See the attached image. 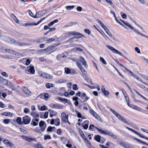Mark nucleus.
I'll return each instance as SVG.
<instances>
[{"instance_id": "f257e3e1", "label": "nucleus", "mask_w": 148, "mask_h": 148, "mask_svg": "<svg viewBox=\"0 0 148 148\" xmlns=\"http://www.w3.org/2000/svg\"><path fill=\"white\" fill-rule=\"evenodd\" d=\"M110 111L116 117L119 119L123 121L125 123H127L128 122L120 114L118 113L111 108L110 109Z\"/></svg>"}, {"instance_id": "f03ea898", "label": "nucleus", "mask_w": 148, "mask_h": 148, "mask_svg": "<svg viewBox=\"0 0 148 148\" xmlns=\"http://www.w3.org/2000/svg\"><path fill=\"white\" fill-rule=\"evenodd\" d=\"M106 46L107 48L110 50L113 53L117 54L119 55L120 56L124 57L126 59L128 60L127 58L126 57L124 56L121 52H120L116 49H115L112 47L108 45H106Z\"/></svg>"}, {"instance_id": "7ed1b4c3", "label": "nucleus", "mask_w": 148, "mask_h": 148, "mask_svg": "<svg viewBox=\"0 0 148 148\" xmlns=\"http://www.w3.org/2000/svg\"><path fill=\"white\" fill-rule=\"evenodd\" d=\"M125 24L128 27L130 28V29L133 30L135 33L137 34H139L141 36L146 37L148 38V36H146L145 35L143 34L140 32H139L138 30L136 29H134V27L131 25L128 22H125Z\"/></svg>"}, {"instance_id": "20e7f679", "label": "nucleus", "mask_w": 148, "mask_h": 148, "mask_svg": "<svg viewBox=\"0 0 148 148\" xmlns=\"http://www.w3.org/2000/svg\"><path fill=\"white\" fill-rule=\"evenodd\" d=\"M69 116L66 115L65 112H62L61 114V119L62 121L64 123H68L69 125L71 123L68 121Z\"/></svg>"}, {"instance_id": "39448f33", "label": "nucleus", "mask_w": 148, "mask_h": 148, "mask_svg": "<svg viewBox=\"0 0 148 148\" xmlns=\"http://www.w3.org/2000/svg\"><path fill=\"white\" fill-rule=\"evenodd\" d=\"M38 74L40 77H44L47 79H51L52 76L49 74L44 72H42L40 71L38 72Z\"/></svg>"}, {"instance_id": "423d86ee", "label": "nucleus", "mask_w": 148, "mask_h": 148, "mask_svg": "<svg viewBox=\"0 0 148 148\" xmlns=\"http://www.w3.org/2000/svg\"><path fill=\"white\" fill-rule=\"evenodd\" d=\"M107 33V34H108V35L110 37H111L112 38V40H110L112 42L115 43L116 42H119V40L117 39H116L114 37L112 36V34L110 33V32L109 31V30L107 29V30H106L105 31Z\"/></svg>"}, {"instance_id": "0eeeda50", "label": "nucleus", "mask_w": 148, "mask_h": 148, "mask_svg": "<svg viewBox=\"0 0 148 148\" xmlns=\"http://www.w3.org/2000/svg\"><path fill=\"white\" fill-rule=\"evenodd\" d=\"M26 72L27 73H30L31 74H34L35 73L34 66L32 64L30 65L29 66L27 67Z\"/></svg>"}, {"instance_id": "6e6552de", "label": "nucleus", "mask_w": 148, "mask_h": 148, "mask_svg": "<svg viewBox=\"0 0 148 148\" xmlns=\"http://www.w3.org/2000/svg\"><path fill=\"white\" fill-rule=\"evenodd\" d=\"M126 128L128 129L129 130L132 132H134V133L137 134V135L139 136L141 138H143L148 140V138L147 137L143 136V135L137 132L136 131H135V130L130 128H129L128 127H127Z\"/></svg>"}, {"instance_id": "1a4fd4ad", "label": "nucleus", "mask_w": 148, "mask_h": 148, "mask_svg": "<svg viewBox=\"0 0 148 148\" xmlns=\"http://www.w3.org/2000/svg\"><path fill=\"white\" fill-rule=\"evenodd\" d=\"M89 112L96 119L98 120H100V116L92 109H90L89 110Z\"/></svg>"}, {"instance_id": "9d476101", "label": "nucleus", "mask_w": 148, "mask_h": 148, "mask_svg": "<svg viewBox=\"0 0 148 148\" xmlns=\"http://www.w3.org/2000/svg\"><path fill=\"white\" fill-rule=\"evenodd\" d=\"M49 106L51 108H57V109H62L63 107V106L57 104L51 103Z\"/></svg>"}, {"instance_id": "9b49d317", "label": "nucleus", "mask_w": 148, "mask_h": 148, "mask_svg": "<svg viewBox=\"0 0 148 148\" xmlns=\"http://www.w3.org/2000/svg\"><path fill=\"white\" fill-rule=\"evenodd\" d=\"M76 64L78 67L80 69V70L82 72L83 74L86 75V74L87 72L85 69L82 66L81 63L79 62H77Z\"/></svg>"}, {"instance_id": "f8f14e48", "label": "nucleus", "mask_w": 148, "mask_h": 148, "mask_svg": "<svg viewBox=\"0 0 148 148\" xmlns=\"http://www.w3.org/2000/svg\"><path fill=\"white\" fill-rule=\"evenodd\" d=\"M129 106L134 110H136L141 112H143V110L138 106L130 104Z\"/></svg>"}, {"instance_id": "ddd939ff", "label": "nucleus", "mask_w": 148, "mask_h": 148, "mask_svg": "<svg viewBox=\"0 0 148 148\" xmlns=\"http://www.w3.org/2000/svg\"><path fill=\"white\" fill-rule=\"evenodd\" d=\"M46 18V17H44L42 18H41L40 21H38L37 23H31L29 24L27 23L25 25V26H27V25H36L39 24L42 21L45 20Z\"/></svg>"}, {"instance_id": "4468645a", "label": "nucleus", "mask_w": 148, "mask_h": 148, "mask_svg": "<svg viewBox=\"0 0 148 148\" xmlns=\"http://www.w3.org/2000/svg\"><path fill=\"white\" fill-rule=\"evenodd\" d=\"M3 142L6 145L10 147H13L14 145V144L12 143L6 139L4 140Z\"/></svg>"}, {"instance_id": "2eb2a0df", "label": "nucleus", "mask_w": 148, "mask_h": 148, "mask_svg": "<svg viewBox=\"0 0 148 148\" xmlns=\"http://www.w3.org/2000/svg\"><path fill=\"white\" fill-rule=\"evenodd\" d=\"M80 98L83 100H84L83 102L87 101L89 99L86 95L85 93H83L80 96Z\"/></svg>"}, {"instance_id": "dca6fc26", "label": "nucleus", "mask_w": 148, "mask_h": 148, "mask_svg": "<svg viewBox=\"0 0 148 148\" xmlns=\"http://www.w3.org/2000/svg\"><path fill=\"white\" fill-rule=\"evenodd\" d=\"M30 121V119L28 116H26L24 117L23 118V121L24 123L25 124H27L29 123Z\"/></svg>"}, {"instance_id": "f3484780", "label": "nucleus", "mask_w": 148, "mask_h": 148, "mask_svg": "<svg viewBox=\"0 0 148 148\" xmlns=\"http://www.w3.org/2000/svg\"><path fill=\"white\" fill-rule=\"evenodd\" d=\"M79 132L80 136L82 137V138L85 140V141L87 143H89V141L88 140V139L85 136L83 132L80 130L79 131Z\"/></svg>"}, {"instance_id": "a211bd4d", "label": "nucleus", "mask_w": 148, "mask_h": 148, "mask_svg": "<svg viewBox=\"0 0 148 148\" xmlns=\"http://www.w3.org/2000/svg\"><path fill=\"white\" fill-rule=\"evenodd\" d=\"M97 23L100 24L101 27L105 31L106 30H107L108 28L106 27L102 23L100 20L97 19Z\"/></svg>"}, {"instance_id": "6ab92c4d", "label": "nucleus", "mask_w": 148, "mask_h": 148, "mask_svg": "<svg viewBox=\"0 0 148 148\" xmlns=\"http://www.w3.org/2000/svg\"><path fill=\"white\" fill-rule=\"evenodd\" d=\"M94 127L101 134L106 135V134H107L106 132L107 130H103L99 128L96 127Z\"/></svg>"}, {"instance_id": "aec40b11", "label": "nucleus", "mask_w": 148, "mask_h": 148, "mask_svg": "<svg viewBox=\"0 0 148 148\" xmlns=\"http://www.w3.org/2000/svg\"><path fill=\"white\" fill-rule=\"evenodd\" d=\"M79 60L82 63V64L85 67H86L87 66L86 62L83 57L80 56L79 57Z\"/></svg>"}, {"instance_id": "412c9836", "label": "nucleus", "mask_w": 148, "mask_h": 148, "mask_svg": "<svg viewBox=\"0 0 148 148\" xmlns=\"http://www.w3.org/2000/svg\"><path fill=\"white\" fill-rule=\"evenodd\" d=\"M34 148H44V147L40 143H38L33 145Z\"/></svg>"}, {"instance_id": "4be33fe9", "label": "nucleus", "mask_w": 148, "mask_h": 148, "mask_svg": "<svg viewBox=\"0 0 148 148\" xmlns=\"http://www.w3.org/2000/svg\"><path fill=\"white\" fill-rule=\"evenodd\" d=\"M24 138L26 140L29 142H31L32 141L35 140L36 139L35 138H30L26 136H25Z\"/></svg>"}, {"instance_id": "5701e85b", "label": "nucleus", "mask_w": 148, "mask_h": 148, "mask_svg": "<svg viewBox=\"0 0 148 148\" xmlns=\"http://www.w3.org/2000/svg\"><path fill=\"white\" fill-rule=\"evenodd\" d=\"M23 90L25 94L28 95H30L31 92L28 89V88L25 87H24L23 88Z\"/></svg>"}, {"instance_id": "b1692460", "label": "nucleus", "mask_w": 148, "mask_h": 148, "mask_svg": "<svg viewBox=\"0 0 148 148\" xmlns=\"http://www.w3.org/2000/svg\"><path fill=\"white\" fill-rule=\"evenodd\" d=\"M74 31L73 32H67L65 34V36L66 37H69L71 36L72 35H74L75 33Z\"/></svg>"}, {"instance_id": "393cba45", "label": "nucleus", "mask_w": 148, "mask_h": 148, "mask_svg": "<svg viewBox=\"0 0 148 148\" xmlns=\"http://www.w3.org/2000/svg\"><path fill=\"white\" fill-rule=\"evenodd\" d=\"M49 47H47V48H46V49H41V50H39L38 51L39 52H41V51L42 52L41 53H43V51H46V50H47L46 51V53L47 54H49L50 53H50V51L49 49Z\"/></svg>"}, {"instance_id": "a878e982", "label": "nucleus", "mask_w": 148, "mask_h": 148, "mask_svg": "<svg viewBox=\"0 0 148 148\" xmlns=\"http://www.w3.org/2000/svg\"><path fill=\"white\" fill-rule=\"evenodd\" d=\"M106 133L107 134H106V135H108L114 139H116L117 138L116 136V135H114L111 132L108 131L107 130L106 132Z\"/></svg>"}, {"instance_id": "bb28decb", "label": "nucleus", "mask_w": 148, "mask_h": 148, "mask_svg": "<svg viewBox=\"0 0 148 148\" xmlns=\"http://www.w3.org/2000/svg\"><path fill=\"white\" fill-rule=\"evenodd\" d=\"M6 51L7 52H8L9 53H10L12 54H15V55H19V53H16L14 51H13V50H12L11 49H7L6 50Z\"/></svg>"}, {"instance_id": "cd10ccee", "label": "nucleus", "mask_w": 148, "mask_h": 148, "mask_svg": "<svg viewBox=\"0 0 148 148\" xmlns=\"http://www.w3.org/2000/svg\"><path fill=\"white\" fill-rule=\"evenodd\" d=\"M43 13L42 11L38 12L35 16V18H38L40 16H42L44 14Z\"/></svg>"}, {"instance_id": "c85d7f7f", "label": "nucleus", "mask_w": 148, "mask_h": 148, "mask_svg": "<svg viewBox=\"0 0 148 148\" xmlns=\"http://www.w3.org/2000/svg\"><path fill=\"white\" fill-rule=\"evenodd\" d=\"M31 115L35 118H37L39 117V114L34 112H32L31 113Z\"/></svg>"}, {"instance_id": "c756f323", "label": "nucleus", "mask_w": 148, "mask_h": 148, "mask_svg": "<svg viewBox=\"0 0 148 148\" xmlns=\"http://www.w3.org/2000/svg\"><path fill=\"white\" fill-rule=\"evenodd\" d=\"M39 120L37 119H36L35 120H33L32 123L34 126H36L38 125Z\"/></svg>"}, {"instance_id": "7c9ffc66", "label": "nucleus", "mask_w": 148, "mask_h": 148, "mask_svg": "<svg viewBox=\"0 0 148 148\" xmlns=\"http://www.w3.org/2000/svg\"><path fill=\"white\" fill-rule=\"evenodd\" d=\"M132 76L134 77V78H136L137 79L140 81V82H141L142 83H145L138 76H137L135 74H134Z\"/></svg>"}, {"instance_id": "2f4dec72", "label": "nucleus", "mask_w": 148, "mask_h": 148, "mask_svg": "<svg viewBox=\"0 0 148 148\" xmlns=\"http://www.w3.org/2000/svg\"><path fill=\"white\" fill-rule=\"evenodd\" d=\"M71 141L70 140H69L67 141V143L66 145V146L69 148H71V147H72V145L71 144Z\"/></svg>"}, {"instance_id": "473e14b6", "label": "nucleus", "mask_w": 148, "mask_h": 148, "mask_svg": "<svg viewBox=\"0 0 148 148\" xmlns=\"http://www.w3.org/2000/svg\"><path fill=\"white\" fill-rule=\"evenodd\" d=\"M46 86L47 88H50L51 87H53V85L52 84L47 83L46 84Z\"/></svg>"}, {"instance_id": "72a5a7b5", "label": "nucleus", "mask_w": 148, "mask_h": 148, "mask_svg": "<svg viewBox=\"0 0 148 148\" xmlns=\"http://www.w3.org/2000/svg\"><path fill=\"white\" fill-rule=\"evenodd\" d=\"M75 6L74 5H69L67 6L66 7V9L68 10H70L73 9Z\"/></svg>"}, {"instance_id": "f704fd0d", "label": "nucleus", "mask_w": 148, "mask_h": 148, "mask_svg": "<svg viewBox=\"0 0 148 148\" xmlns=\"http://www.w3.org/2000/svg\"><path fill=\"white\" fill-rule=\"evenodd\" d=\"M84 122L86 123V124L83 126V128L85 129H87L88 127V124L89 123V121H86Z\"/></svg>"}, {"instance_id": "c9c22d12", "label": "nucleus", "mask_w": 148, "mask_h": 148, "mask_svg": "<svg viewBox=\"0 0 148 148\" xmlns=\"http://www.w3.org/2000/svg\"><path fill=\"white\" fill-rule=\"evenodd\" d=\"M65 72L67 74H69L71 72V70L69 68L66 67L64 68Z\"/></svg>"}, {"instance_id": "e433bc0d", "label": "nucleus", "mask_w": 148, "mask_h": 148, "mask_svg": "<svg viewBox=\"0 0 148 148\" xmlns=\"http://www.w3.org/2000/svg\"><path fill=\"white\" fill-rule=\"evenodd\" d=\"M1 115L6 116H9L10 115H12V113L10 112H5L2 113Z\"/></svg>"}, {"instance_id": "4c0bfd02", "label": "nucleus", "mask_w": 148, "mask_h": 148, "mask_svg": "<svg viewBox=\"0 0 148 148\" xmlns=\"http://www.w3.org/2000/svg\"><path fill=\"white\" fill-rule=\"evenodd\" d=\"M124 97L128 105L129 106L130 104H129V99L127 95H124Z\"/></svg>"}, {"instance_id": "58836bf2", "label": "nucleus", "mask_w": 148, "mask_h": 148, "mask_svg": "<svg viewBox=\"0 0 148 148\" xmlns=\"http://www.w3.org/2000/svg\"><path fill=\"white\" fill-rule=\"evenodd\" d=\"M101 136L99 135H96L95 136V139L97 142H99L100 140Z\"/></svg>"}, {"instance_id": "ea45409f", "label": "nucleus", "mask_w": 148, "mask_h": 148, "mask_svg": "<svg viewBox=\"0 0 148 148\" xmlns=\"http://www.w3.org/2000/svg\"><path fill=\"white\" fill-rule=\"evenodd\" d=\"M12 17L13 19L16 21V23H18L19 20L14 15V14H12Z\"/></svg>"}, {"instance_id": "a19ab883", "label": "nucleus", "mask_w": 148, "mask_h": 148, "mask_svg": "<svg viewBox=\"0 0 148 148\" xmlns=\"http://www.w3.org/2000/svg\"><path fill=\"white\" fill-rule=\"evenodd\" d=\"M60 119L59 118H58L55 119V122H57V123L55 124V125L57 126H59L60 125Z\"/></svg>"}, {"instance_id": "79ce46f5", "label": "nucleus", "mask_w": 148, "mask_h": 148, "mask_svg": "<svg viewBox=\"0 0 148 148\" xmlns=\"http://www.w3.org/2000/svg\"><path fill=\"white\" fill-rule=\"evenodd\" d=\"M62 54H59L56 56V59L58 61L62 59Z\"/></svg>"}, {"instance_id": "37998d69", "label": "nucleus", "mask_w": 148, "mask_h": 148, "mask_svg": "<svg viewBox=\"0 0 148 148\" xmlns=\"http://www.w3.org/2000/svg\"><path fill=\"white\" fill-rule=\"evenodd\" d=\"M100 60L103 64H106L107 63L105 60L101 57H100Z\"/></svg>"}, {"instance_id": "c03bdc74", "label": "nucleus", "mask_w": 148, "mask_h": 148, "mask_svg": "<svg viewBox=\"0 0 148 148\" xmlns=\"http://www.w3.org/2000/svg\"><path fill=\"white\" fill-rule=\"evenodd\" d=\"M74 36L76 35L77 36H79L78 37V38H80L81 37V36H82V34H81L78 33V32H74Z\"/></svg>"}, {"instance_id": "a18cd8bd", "label": "nucleus", "mask_w": 148, "mask_h": 148, "mask_svg": "<svg viewBox=\"0 0 148 148\" xmlns=\"http://www.w3.org/2000/svg\"><path fill=\"white\" fill-rule=\"evenodd\" d=\"M10 119H5L3 121V123L5 124H8L10 122Z\"/></svg>"}, {"instance_id": "49530a36", "label": "nucleus", "mask_w": 148, "mask_h": 148, "mask_svg": "<svg viewBox=\"0 0 148 148\" xmlns=\"http://www.w3.org/2000/svg\"><path fill=\"white\" fill-rule=\"evenodd\" d=\"M63 102H64L65 103H68L70 105H71V103L70 101L67 99L64 98Z\"/></svg>"}, {"instance_id": "de8ad7c7", "label": "nucleus", "mask_w": 148, "mask_h": 148, "mask_svg": "<svg viewBox=\"0 0 148 148\" xmlns=\"http://www.w3.org/2000/svg\"><path fill=\"white\" fill-rule=\"evenodd\" d=\"M56 28L55 27L49 28V30L47 32V33H49L50 32L52 31H54L56 30Z\"/></svg>"}, {"instance_id": "09e8293b", "label": "nucleus", "mask_w": 148, "mask_h": 148, "mask_svg": "<svg viewBox=\"0 0 148 148\" xmlns=\"http://www.w3.org/2000/svg\"><path fill=\"white\" fill-rule=\"evenodd\" d=\"M45 137V140H46L47 139H51V136L49 135H45L44 136Z\"/></svg>"}, {"instance_id": "8fccbe9b", "label": "nucleus", "mask_w": 148, "mask_h": 148, "mask_svg": "<svg viewBox=\"0 0 148 148\" xmlns=\"http://www.w3.org/2000/svg\"><path fill=\"white\" fill-rule=\"evenodd\" d=\"M45 40L43 39H38L36 41V42L37 43H40L41 42H43L45 41Z\"/></svg>"}, {"instance_id": "3c124183", "label": "nucleus", "mask_w": 148, "mask_h": 148, "mask_svg": "<svg viewBox=\"0 0 148 148\" xmlns=\"http://www.w3.org/2000/svg\"><path fill=\"white\" fill-rule=\"evenodd\" d=\"M45 123L42 121H41L39 123V125L40 127H42L44 126Z\"/></svg>"}, {"instance_id": "603ef678", "label": "nucleus", "mask_w": 148, "mask_h": 148, "mask_svg": "<svg viewBox=\"0 0 148 148\" xmlns=\"http://www.w3.org/2000/svg\"><path fill=\"white\" fill-rule=\"evenodd\" d=\"M65 82V80L64 79H59L58 82H57V83H62L63 82Z\"/></svg>"}, {"instance_id": "864d4df0", "label": "nucleus", "mask_w": 148, "mask_h": 148, "mask_svg": "<svg viewBox=\"0 0 148 148\" xmlns=\"http://www.w3.org/2000/svg\"><path fill=\"white\" fill-rule=\"evenodd\" d=\"M56 99H58V100H60L62 102H63V101L64 100V98H62L60 97H56Z\"/></svg>"}, {"instance_id": "5fc2aeb1", "label": "nucleus", "mask_w": 148, "mask_h": 148, "mask_svg": "<svg viewBox=\"0 0 148 148\" xmlns=\"http://www.w3.org/2000/svg\"><path fill=\"white\" fill-rule=\"evenodd\" d=\"M58 50V48H52L51 49H49L50 51V53H51L53 52H54Z\"/></svg>"}, {"instance_id": "6e6d98bb", "label": "nucleus", "mask_w": 148, "mask_h": 148, "mask_svg": "<svg viewBox=\"0 0 148 148\" xmlns=\"http://www.w3.org/2000/svg\"><path fill=\"white\" fill-rule=\"evenodd\" d=\"M1 75L5 77H8V74H7L5 72H3L1 73Z\"/></svg>"}, {"instance_id": "4d7b16f0", "label": "nucleus", "mask_w": 148, "mask_h": 148, "mask_svg": "<svg viewBox=\"0 0 148 148\" xmlns=\"http://www.w3.org/2000/svg\"><path fill=\"white\" fill-rule=\"evenodd\" d=\"M32 61V60H30L29 59H27V60L26 61V64L27 65H29L30 63Z\"/></svg>"}, {"instance_id": "13d9d810", "label": "nucleus", "mask_w": 148, "mask_h": 148, "mask_svg": "<svg viewBox=\"0 0 148 148\" xmlns=\"http://www.w3.org/2000/svg\"><path fill=\"white\" fill-rule=\"evenodd\" d=\"M62 132V130L61 129H58L57 131V133L58 135H60L61 134Z\"/></svg>"}, {"instance_id": "bf43d9fd", "label": "nucleus", "mask_w": 148, "mask_h": 148, "mask_svg": "<svg viewBox=\"0 0 148 148\" xmlns=\"http://www.w3.org/2000/svg\"><path fill=\"white\" fill-rule=\"evenodd\" d=\"M73 89L74 90H77L78 89L77 85L74 84L73 85Z\"/></svg>"}, {"instance_id": "052dcab7", "label": "nucleus", "mask_w": 148, "mask_h": 148, "mask_svg": "<svg viewBox=\"0 0 148 148\" xmlns=\"http://www.w3.org/2000/svg\"><path fill=\"white\" fill-rule=\"evenodd\" d=\"M21 117H18L16 119V121L19 123L20 124L21 123Z\"/></svg>"}, {"instance_id": "680f3d73", "label": "nucleus", "mask_w": 148, "mask_h": 148, "mask_svg": "<svg viewBox=\"0 0 148 148\" xmlns=\"http://www.w3.org/2000/svg\"><path fill=\"white\" fill-rule=\"evenodd\" d=\"M135 51L138 53H140V51L139 49L137 47H136L135 48Z\"/></svg>"}, {"instance_id": "e2e57ef3", "label": "nucleus", "mask_w": 148, "mask_h": 148, "mask_svg": "<svg viewBox=\"0 0 148 148\" xmlns=\"http://www.w3.org/2000/svg\"><path fill=\"white\" fill-rule=\"evenodd\" d=\"M115 61H116V62L119 64L122 67H123L124 68H125V67L123 64H121L120 63L118 60H115Z\"/></svg>"}, {"instance_id": "0e129e2a", "label": "nucleus", "mask_w": 148, "mask_h": 148, "mask_svg": "<svg viewBox=\"0 0 148 148\" xmlns=\"http://www.w3.org/2000/svg\"><path fill=\"white\" fill-rule=\"evenodd\" d=\"M53 128L54 127H52L51 126H49L48 127L47 131L48 132H51Z\"/></svg>"}, {"instance_id": "69168bd1", "label": "nucleus", "mask_w": 148, "mask_h": 148, "mask_svg": "<svg viewBox=\"0 0 148 148\" xmlns=\"http://www.w3.org/2000/svg\"><path fill=\"white\" fill-rule=\"evenodd\" d=\"M84 31L85 33L88 34H90V32L89 29H84Z\"/></svg>"}, {"instance_id": "338daca9", "label": "nucleus", "mask_w": 148, "mask_h": 148, "mask_svg": "<svg viewBox=\"0 0 148 148\" xmlns=\"http://www.w3.org/2000/svg\"><path fill=\"white\" fill-rule=\"evenodd\" d=\"M78 118L82 117V115L79 112L77 111L76 112Z\"/></svg>"}, {"instance_id": "774afa93", "label": "nucleus", "mask_w": 148, "mask_h": 148, "mask_svg": "<svg viewBox=\"0 0 148 148\" xmlns=\"http://www.w3.org/2000/svg\"><path fill=\"white\" fill-rule=\"evenodd\" d=\"M44 97L46 99H49V98L48 94L47 93H45L44 95Z\"/></svg>"}]
</instances>
